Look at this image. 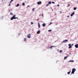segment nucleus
Segmentation results:
<instances>
[{
  "mask_svg": "<svg viewBox=\"0 0 78 78\" xmlns=\"http://www.w3.org/2000/svg\"><path fill=\"white\" fill-rule=\"evenodd\" d=\"M9 4H11V1L10 2Z\"/></svg>",
  "mask_w": 78,
  "mask_h": 78,
  "instance_id": "32",
  "label": "nucleus"
},
{
  "mask_svg": "<svg viewBox=\"0 0 78 78\" xmlns=\"http://www.w3.org/2000/svg\"><path fill=\"white\" fill-rule=\"evenodd\" d=\"M13 19H14V18L12 16V17L11 18V20H13Z\"/></svg>",
  "mask_w": 78,
  "mask_h": 78,
  "instance_id": "10",
  "label": "nucleus"
},
{
  "mask_svg": "<svg viewBox=\"0 0 78 78\" xmlns=\"http://www.w3.org/2000/svg\"><path fill=\"white\" fill-rule=\"evenodd\" d=\"M34 8H33L32 9V11H34Z\"/></svg>",
  "mask_w": 78,
  "mask_h": 78,
  "instance_id": "26",
  "label": "nucleus"
},
{
  "mask_svg": "<svg viewBox=\"0 0 78 78\" xmlns=\"http://www.w3.org/2000/svg\"><path fill=\"white\" fill-rule=\"evenodd\" d=\"M52 3H53V4H55V2H52Z\"/></svg>",
  "mask_w": 78,
  "mask_h": 78,
  "instance_id": "27",
  "label": "nucleus"
},
{
  "mask_svg": "<svg viewBox=\"0 0 78 78\" xmlns=\"http://www.w3.org/2000/svg\"><path fill=\"white\" fill-rule=\"evenodd\" d=\"M74 14H75V12H73L72 14H71V17L73 16V15H74Z\"/></svg>",
  "mask_w": 78,
  "mask_h": 78,
  "instance_id": "6",
  "label": "nucleus"
},
{
  "mask_svg": "<svg viewBox=\"0 0 78 78\" xmlns=\"http://www.w3.org/2000/svg\"><path fill=\"white\" fill-rule=\"evenodd\" d=\"M38 27L39 28H40V27H41V25H40V24H39V23H38Z\"/></svg>",
  "mask_w": 78,
  "mask_h": 78,
  "instance_id": "11",
  "label": "nucleus"
},
{
  "mask_svg": "<svg viewBox=\"0 0 78 78\" xmlns=\"http://www.w3.org/2000/svg\"><path fill=\"white\" fill-rule=\"evenodd\" d=\"M49 5V4H48L46 5V6H48Z\"/></svg>",
  "mask_w": 78,
  "mask_h": 78,
  "instance_id": "21",
  "label": "nucleus"
},
{
  "mask_svg": "<svg viewBox=\"0 0 78 78\" xmlns=\"http://www.w3.org/2000/svg\"><path fill=\"white\" fill-rule=\"evenodd\" d=\"M41 3L42 2L41 1H40L37 2V4H38V5H40L41 4Z\"/></svg>",
  "mask_w": 78,
  "mask_h": 78,
  "instance_id": "4",
  "label": "nucleus"
},
{
  "mask_svg": "<svg viewBox=\"0 0 78 78\" xmlns=\"http://www.w3.org/2000/svg\"><path fill=\"white\" fill-rule=\"evenodd\" d=\"M31 24L33 25V23L32 22H31Z\"/></svg>",
  "mask_w": 78,
  "mask_h": 78,
  "instance_id": "29",
  "label": "nucleus"
},
{
  "mask_svg": "<svg viewBox=\"0 0 78 78\" xmlns=\"http://www.w3.org/2000/svg\"><path fill=\"white\" fill-rule=\"evenodd\" d=\"M9 6H11V4H9Z\"/></svg>",
  "mask_w": 78,
  "mask_h": 78,
  "instance_id": "34",
  "label": "nucleus"
},
{
  "mask_svg": "<svg viewBox=\"0 0 78 78\" xmlns=\"http://www.w3.org/2000/svg\"><path fill=\"white\" fill-rule=\"evenodd\" d=\"M48 4H50L51 3V2L50 1H49L48 2Z\"/></svg>",
  "mask_w": 78,
  "mask_h": 78,
  "instance_id": "13",
  "label": "nucleus"
},
{
  "mask_svg": "<svg viewBox=\"0 0 78 78\" xmlns=\"http://www.w3.org/2000/svg\"><path fill=\"white\" fill-rule=\"evenodd\" d=\"M12 1H13V0H11L10 1V2H12Z\"/></svg>",
  "mask_w": 78,
  "mask_h": 78,
  "instance_id": "31",
  "label": "nucleus"
},
{
  "mask_svg": "<svg viewBox=\"0 0 78 78\" xmlns=\"http://www.w3.org/2000/svg\"><path fill=\"white\" fill-rule=\"evenodd\" d=\"M52 47H54V46H52L51 47H50V48H52Z\"/></svg>",
  "mask_w": 78,
  "mask_h": 78,
  "instance_id": "18",
  "label": "nucleus"
},
{
  "mask_svg": "<svg viewBox=\"0 0 78 78\" xmlns=\"http://www.w3.org/2000/svg\"><path fill=\"white\" fill-rule=\"evenodd\" d=\"M24 42H25V41H27V38H24Z\"/></svg>",
  "mask_w": 78,
  "mask_h": 78,
  "instance_id": "12",
  "label": "nucleus"
},
{
  "mask_svg": "<svg viewBox=\"0 0 78 78\" xmlns=\"http://www.w3.org/2000/svg\"><path fill=\"white\" fill-rule=\"evenodd\" d=\"M69 62H74V61L73 60H72V61H71V60H70V61H69Z\"/></svg>",
  "mask_w": 78,
  "mask_h": 78,
  "instance_id": "19",
  "label": "nucleus"
},
{
  "mask_svg": "<svg viewBox=\"0 0 78 78\" xmlns=\"http://www.w3.org/2000/svg\"><path fill=\"white\" fill-rule=\"evenodd\" d=\"M19 5H20L19 4H17V5H16V7H18V6H19Z\"/></svg>",
  "mask_w": 78,
  "mask_h": 78,
  "instance_id": "14",
  "label": "nucleus"
},
{
  "mask_svg": "<svg viewBox=\"0 0 78 78\" xmlns=\"http://www.w3.org/2000/svg\"><path fill=\"white\" fill-rule=\"evenodd\" d=\"M59 5H57V6H59Z\"/></svg>",
  "mask_w": 78,
  "mask_h": 78,
  "instance_id": "35",
  "label": "nucleus"
},
{
  "mask_svg": "<svg viewBox=\"0 0 78 78\" xmlns=\"http://www.w3.org/2000/svg\"><path fill=\"white\" fill-rule=\"evenodd\" d=\"M52 23H50L49 24V25H51Z\"/></svg>",
  "mask_w": 78,
  "mask_h": 78,
  "instance_id": "33",
  "label": "nucleus"
},
{
  "mask_svg": "<svg viewBox=\"0 0 78 78\" xmlns=\"http://www.w3.org/2000/svg\"><path fill=\"white\" fill-rule=\"evenodd\" d=\"M10 15H13L12 13L11 12L10 13Z\"/></svg>",
  "mask_w": 78,
  "mask_h": 78,
  "instance_id": "22",
  "label": "nucleus"
},
{
  "mask_svg": "<svg viewBox=\"0 0 78 78\" xmlns=\"http://www.w3.org/2000/svg\"><path fill=\"white\" fill-rule=\"evenodd\" d=\"M67 41H67V40H64V41H62V42H63V43H66V42H67Z\"/></svg>",
  "mask_w": 78,
  "mask_h": 78,
  "instance_id": "3",
  "label": "nucleus"
},
{
  "mask_svg": "<svg viewBox=\"0 0 78 78\" xmlns=\"http://www.w3.org/2000/svg\"><path fill=\"white\" fill-rule=\"evenodd\" d=\"M30 34H29L27 35V37H28V38H30Z\"/></svg>",
  "mask_w": 78,
  "mask_h": 78,
  "instance_id": "7",
  "label": "nucleus"
},
{
  "mask_svg": "<svg viewBox=\"0 0 78 78\" xmlns=\"http://www.w3.org/2000/svg\"><path fill=\"white\" fill-rule=\"evenodd\" d=\"M48 31L49 32H50V31H51V30H48Z\"/></svg>",
  "mask_w": 78,
  "mask_h": 78,
  "instance_id": "30",
  "label": "nucleus"
},
{
  "mask_svg": "<svg viewBox=\"0 0 78 78\" xmlns=\"http://www.w3.org/2000/svg\"><path fill=\"white\" fill-rule=\"evenodd\" d=\"M72 48V46H69V48Z\"/></svg>",
  "mask_w": 78,
  "mask_h": 78,
  "instance_id": "23",
  "label": "nucleus"
},
{
  "mask_svg": "<svg viewBox=\"0 0 78 78\" xmlns=\"http://www.w3.org/2000/svg\"><path fill=\"white\" fill-rule=\"evenodd\" d=\"M75 47L76 48H78V44H76L75 45Z\"/></svg>",
  "mask_w": 78,
  "mask_h": 78,
  "instance_id": "5",
  "label": "nucleus"
},
{
  "mask_svg": "<svg viewBox=\"0 0 78 78\" xmlns=\"http://www.w3.org/2000/svg\"><path fill=\"white\" fill-rule=\"evenodd\" d=\"M40 32H41V31H40V30H39L37 32V34H39V33H40Z\"/></svg>",
  "mask_w": 78,
  "mask_h": 78,
  "instance_id": "9",
  "label": "nucleus"
},
{
  "mask_svg": "<svg viewBox=\"0 0 78 78\" xmlns=\"http://www.w3.org/2000/svg\"><path fill=\"white\" fill-rule=\"evenodd\" d=\"M62 51V50H60L59 51V53H61Z\"/></svg>",
  "mask_w": 78,
  "mask_h": 78,
  "instance_id": "24",
  "label": "nucleus"
},
{
  "mask_svg": "<svg viewBox=\"0 0 78 78\" xmlns=\"http://www.w3.org/2000/svg\"><path fill=\"white\" fill-rule=\"evenodd\" d=\"M45 25H46V24L45 23H44L43 24H42V26L43 27H45Z\"/></svg>",
  "mask_w": 78,
  "mask_h": 78,
  "instance_id": "8",
  "label": "nucleus"
},
{
  "mask_svg": "<svg viewBox=\"0 0 78 78\" xmlns=\"http://www.w3.org/2000/svg\"><path fill=\"white\" fill-rule=\"evenodd\" d=\"M68 45L69 46H71V44H68Z\"/></svg>",
  "mask_w": 78,
  "mask_h": 78,
  "instance_id": "28",
  "label": "nucleus"
},
{
  "mask_svg": "<svg viewBox=\"0 0 78 78\" xmlns=\"http://www.w3.org/2000/svg\"><path fill=\"white\" fill-rule=\"evenodd\" d=\"M16 15H14L13 16V18H14V19H18V18L17 17H16Z\"/></svg>",
  "mask_w": 78,
  "mask_h": 78,
  "instance_id": "2",
  "label": "nucleus"
},
{
  "mask_svg": "<svg viewBox=\"0 0 78 78\" xmlns=\"http://www.w3.org/2000/svg\"><path fill=\"white\" fill-rule=\"evenodd\" d=\"M73 9L74 10H76V7H74V8Z\"/></svg>",
  "mask_w": 78,
  "mask_h": 78,
  "instance_id": "15",
  "label": "nucleus"
},
{
  "mask_svg": "<svg viewBox=\"0 0 78 78\" xmlns=\"http://www.w3.org/2000/svg\"><path fill=\"white\" fill-rule=\"evenodd\" d=\"M76 71V69L75 68H73L72 69V72L71 73L72 74H74V72Z\"/></svg>",
  "mask_w": 78,
  "mask_h": 78,
  "instance_id": "1",
  "label": "nucleus"
},
{
  "mask_svg": "<svg viewBox=\"0 0 78 78\" xmlns=\"http://www.w3.org/2000/svg\"><path fill=\"white\" fill-rule=\"evenodd\" d=\"M67 58V56L65 57L64 59H66V58Z\"/></svg>",
  "mask_w": 78,
  "mask_h": 78,
  "instance_id": "16",
  "label": "nucleus"
},
{
  "mask_svg": "<svg viewBox=\"0 0 78 78\" xmlns=\"http://www.w3.org/2000/svg\"><path fill=\"white\" fill-rule=\"evenodd\" d=\"M67 17H69V16H67Z\"/></svg>",
  "mask_w": 78,
  "mask_h": 78,
  "instance_id": "37",
  "label": "nucleus"
},
{
  "mask_svg": "<svg viewBox=\"0 0 78 78\" xmlns=\"http://www.w3.org/2000/svg\"><path fill=\"white\" fill-rule=\"evenodd\" d=\"M70 6V4H68V6Z\"/></svg>",
  "mask_w": 78,
  "mask_h": 78,
  "instance_id": "25",
  "label": "nucleus"
},
{
  "mask_svg": "<svg viewBox=\"0 0 78 78\" xmlns=\"http://www.w3.org/2000/svg\"><path fill=\"white\" fill-rule=\"evenodd\" d=\"M60 13H61V12H62V11H60Z\"/></svg>",
  "mask_w": 78,
  "mask_h": 78,
  "instance_id": "36",
  "label": "nucleus"
},
{
  "mask_svg": "<svg viewBox=\"0 0 78 78\" xmlns=\"http://www.w3.org/2000/svg\"><path fill=\"white\" fill-rule=\"evenodd\" d=\"M29 6H30L29 5L27 6V7H28Z\"/></svg>",
  "mask_w": 78,
  "mask_h": 78,
  "instance_id": "38",
  "label": "nucleus"
},
{
  "mask_svg": "<svg viewBox=\"0 0 78 78\" xmlns=\"http://www.w3.org/2000/svg\"><path fill=\"white\" fill-rule=\"evenodd\" d=\"M70 72H71L70 71L69 72H68V73H67L68 74V75H69V73H70Z\"/></svg>",
  "mask_w": 78,
  "mask_h": 78,
  "instance_id": "17",
  "label": "nucleus"
},
{
  "mask_svg": "<svg viewBox=\"0 0 78 78\" xmlns=\"http://www.w3.org/2000/svg\"><path fill=\"white\" fill-rule=\"evenodd\" d=\"M25 3H23L22 4V6H24V5H25Z\"/></svg>",
  "mask_w": 78,
  "mask_h": 78,
  "instance_id": "20",
  "label": "nucleus"
}]
</instances>
